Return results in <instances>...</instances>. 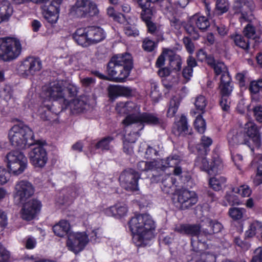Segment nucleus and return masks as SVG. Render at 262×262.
<instances>
[{
    "instance_id": "f257e3e1",
    "label": "nucleus",
    "mask_w": 262,
    "mask_h": 262,
    "mask_svg": "<svg viewBox=\"0 0 262 262\" xmlns=\"http://www.w3.org/2000/svg\"><path fill=\"white\" fill-rule=\"evenodd\" d=\"M67 91L62 81H55L50 83L42 88L41 98L42 105L39 107L38 113L43 120H50L51 113H57V111L52 108L51 100L59 101L64 105L68 103L66 97Z\"/></svg>"
},
{
    "instance_id": "f03ea898",
    "label": "nucleus",
    "mask_w": 262,
    "mask_h": 262,
    "mask_svg": "<svg viewBox=\"0 0 262 262\" xmlns=\"http://www.w3.org/2000/svg\"><path fill=\"white\" fill-rule=\"evenodd\" d=\"M133 234V241L137 246H145L153 237L156 224L148 214H140L132 217L128 222Z\"/></svg>"
},
{
    "instance_id": "7ed1b4c3",
    "label": "nucleus",
    "mask_w": 262,
    "mask_h": 262,
    "mask_svg": "<svg viewBox=\"0 0 262 262\" xmlns=\"http://www.w3.org/2000/svg\"><path fill=\"white\" fill-rule=\"evenodd\" d=\"M116 110L121 115L130 114L123 120V124L128 126L136 124L139 127V130L143 128L144 123L156 125L160 123L159 119L154 115L140 114V106L132 101L118 103Z\"/></svg>"
},
{
    "instance_id": "20e7f679",
    "label": "nucleus",
    "mask_w": 262,
    "mask_h": 262,
    "mask_svg": "<svg viewBox=\"0 0 262 262\" xmlns=\"http://www.w3.org/2000/svg\"><path fill=\"white\" fill-rule=\"evenodd\" d=\"M133 68V59L128 53L113 57L108 64V73L117 82H122L129 76Z\"/></svg>"
},
{
    "instance_id": "39448f33",
    "label": "nucleus",
    "mask_w": 262,
    "mask_h": 262,
    "mask_svg": "<svg viewBox=\"0 0 262 262\" xmlns=\"http://www.w3.org/2000/svg\"><path fill=\"white\" fill-rule=\"evenodd\" d=\"M8 137L11 144L20 149L34 145L36 141L31 129L21 124L14 125L9 132Z\"/></svg>"
},
{
    "instance_id": "423d86ee",
    "label": "nucleus",
    "mask_w": 262,
    "mask_h": 262,
    "mask_svg": "<svg viewBox=\"0 0 262 262\" xmlns=\"http://www.w3.org/2000/svg\"><path fill=\"white\" fill-rule=\"evenodd\" d=\"M105 37L104 30L100 27L95 26L79 28L74 35L75 41L83 46L97 43L103 40Z\"/></svg>"
},
{
    "instance_id": "0eeeda50",
    "label": "nucleus",
    "mask_w": 262,
    "mask_h": 262,
    "mask_svg": "<svg viewBox=\"0 0 262 262\" xmlns=\"http://www.w3.org/2000/svg\"><path fill=\"white\" fill-rule=\"evenodd\" d=\"M21 51L19 40L16 37H7L0 38V59L9 61L17 58Z\"/></svg>"
},
{
    "instance_id": "6e6552de",
    "label": "nucleus",
    "mask_w": 262,
    "mask_h": 262,
    "mask_svg": "<svg viewBox=\"0 0 262 262\" xmlns=\"http://www.w3.org/2000/svg\"><path fill=\"white\" fill-rule=\"evenodd\" d=\"M7 167L10 172L15 175L22 173L28 165V160L21 152L18 150H12L6 156Z\"/></svg>"
},
{
    "instance_id": "1a4fd4ad",
    "label": "nucleus",
    "mask_w": 262,
    "mask_h": 262,
    "mask_svg": "<svg viewBox=\"0 0 262 262\" xmlns=\"http://www.w3.org/2000/svg\"><path fill=\"white\" fill-rule=\"evenodd\" d=\"M233 84L231 76L224 77L219 80L217 90L219 91V104L222 110L224 112H228L230 108V97L233 90Z\"/></svg>"
},
{
    "instance_id": "9d476101",
    "label": "nucleus",
    "mask_w": 262,
    "mask_h": 262,
    "mask_svg": "<svg viewBox=\"0 0 262 262\" xmlns=\"http://www.w3.org/2000/svg\"><path fill=\"white\" fill-rule=\"evenodd\" d=\"M35 189L31 183L27 180H20L15 185L13 191L14 201L23 203L29 199L34 193Z\"/></svg>"
},
{
    "instance_id": "9b49d317",
    "label": "nucleus",
    "mask_w": 262,
    "mask_h": 262,
    "mask_svg": "<svg viewBox=\"0 0 262 262\" xmlns=\"http://www.w3.org/2000/svg\"><path fill=\"white\" fill-rule=\"evenodd\" d=\"M98 12L97 6L92 0H77L71 9V13L78 17H83L87 14L93 16Z\"/></svg>"
},
{
    "instance_id": "f8f14e48",
    "label": "nucleus",
    "mask_w": 262,
    "mask_h": 262,
    "mask_svg": "<svg viewBox=\"0 0 262 262\" xmlns=\"http://www.w3.org/2000/svg\"><path fill=\"white\" fill-rule=\"evenodd\" d=\"M35 145L29 154L31 164L35 168H42L45 166L48 160V154L46 149L39 141H35Z\"/></svg>"
},
{
    "instance_id": "ddd939ff",
    "label": "nucleus",
    "mask_w": 262,
    "mask_h": 262,
    "mask_svg": "<svg viewBox=\"0 0 262 262\" xmlns=\"http://www.w3.org/2000/svg\"><path fill=\"white\" fill-rule=\"evenodd\" d=\"M89 241L88 235L84 232H71L66 245L69 250L77 254L84 249Z\"/></svg>"
},
{
    "instance_id": "4468645a",
    "label": "nucleus",
    "mask_w": 262,
    "mask_h": 262,
    "mask_svg": "<svg viewBox=\"0 0 262 262\" xmlns=\"http://www.w3.org/2000/svg\"><path fill=\"white\" fill-rule=\"evenodd\" d=\"M23 206L21 209L22 219L27 221L33 219L40 212L42 205L39 200L32 199L23 203Z\"/></svg>"
},
{
    "instance_id": "2eb2a0df",
    "label": "nucleus",
    "mask_w": 262,
    "mask_h": 262,
    "mask_svg": "<svg viewBox=\"0 0 262 262\" xmlns=\"http://www.w3.org/2000/svg\"><path fill=\"white\" fill-rule=\"evenodd\" d=\"M140 178L138 172L130 169L123 171L119 177L121 186L128 190H136L138 188V181Z\"/></svg>"
},
{
    "instance_id": "dca6fc26",
    "label": "nucleus",
    "mask_w": 262,
    "mask_h": 262,
    "mask_svg": "<svg viewBox=\"0 0 262 262\" xmlns=\"http://www.w3.org/2000/svg\"><path fill=\"white\" fill-rule=\"evenodd\" d=\"M41 68V61L39 58L29 57L21 62L19 68L21 74L28 76L35 74Z\"/></svg>"
},
{
    "instance_id": "f3484780",
    "label": "nucleus",
    "mask_w": 262,
    "mask_h": 262,
    "mask_svg": "<svg viewBox=\"0 0 262 262\" xmlns=\"http://www.w3.org/2000/svg\"><path fill=\"white\" fill-rule=\"evenodd\" d=\"M62 0H52L47 9H45L43 15L47 22L51 25L57 23L59 18L60 6Z\"/></svg>"
},
{
    "instance_id": "a211bd4d",
    "label": "nucleus",
    "mask_w": 262,
    "mask_h": 262,
    "mask_svg": "<svg viewBox=\"0 0 262 262\" xmlns=\"http://www.w3.org/2000/svg\"><path fill=\"white\" fill-rule=\"evenodd\" d=\"M198 202L196 195L194 191H189L188 190H180L178 194V203L179 204V207L185 209L188 208Z\"/></svg>"
},
{
    "instance_id": "6ab92c4d",
    "label": "nucleus",
    "mask_w": 262,
    "mask_h": 262,
    "mask_svg": "<svg viewBox=\"0 0 262 262\" xmlns=\"http://www.w3.org/2000/svg\"><path fill=\"white\" fill-rule=\"evenodd\" d=\"M228 139L229 144L232 146L244 144L250 147L249 141H248L245 133L232 130L228 133Z\"/></svg>"
},
{
    "instance_id": "aec40b11",
    "label": "nucleus",
    "mask_w": 262,
    "mask_h": 262,
    "mask_svg": "<svg viewBox=\"0 0 262 262\" xmlns=\"http://www.w3.org/2000/svg\"><path fill=\"white\" fill-rule=\"evenodd\" d=\"M246 135L248 140L252 138L257 147L260 146V137L257 126L252 122H248L245 124Z\"/></svg>"
},
{
    "instance_id": "412c9836",
    "label": "nucleus",
    "mask_w": 262,
    "mask_h": 262,
    "mask_svg": "<svg viewBox=\"0 0 262 262\" xmlns=\"http://www.w3.org/2000/svg\"><path fill=\"white\" fill-rule=\"evenodd\" d=\"M104 211L105 214L108 216L120 217L127 214L128 209L126 205L118 204L106 209Z\"/></svg>"
},
{
    "instance_id": "4be33fe9",
    "label": "nucleus",
    "mask_w": 262,
    "mask_h": 262,
    "mask_svg": "<svg viewBox=\"0 0 262 262\" xmlns=\"http://www.w3.org/2000/svg\"><path fill=\"white\" fill-rule=\"evenodd\" d=\"M13 8L8 1L0 3V24L9 20L13 13Z\"/></svg>"
},
{
    "instance_id": "5701e85b",
    "label": "nucleus",
    "mask_w": 262,
    "mask_h": 262,
    "mask_svg": "<svg viewBox=\"0 0 262 262\" xmlns=\"http://www.w3.org/2000/svg\"><path fill=\"white\" fill-rule=\"evenodd\" d=\"M108 92L111 96H129L133 93V90L130 87L115 85L110 86Z\"/></svg>"
},
{
    "instance_id": "b1692460",
    "label": "nucleus",
    "mask_w": 262,
    "mask_h": 262,
    "mask_svg": "<svg viewBox=\"0 0 262 262\" xmlns=\"http://www.w3.org/2000/svg\"><path fill=\"white\" fill-rule=\"evenodd\" d=\"M71 229L69 222L65 220H60L53 227V230L55 235L59 237H63L69 233Z\"/></svg>"
},
{
    "instance_id": "393cba45",
    "label": "nucleus",
    "mask_w": 262,
    "mask_h": 262,
    "mask_svg": "<svg viewBox=\"0 0 262 262\" xmlns=\"http://www.w3.org/2000/svg\"><path fill=\"white\" fill-rule=\"evenodd\" d=\"M172 132L176 136L183 135L187 133L188 124L185 116L182 115L179 120L175 122Z\"/></svg>"
},
{
    "instance_id": "a878e982",
    "label": "nucleus",
    "mask_w": 262,
    "mask_h": 262,
    "mask_svg": "<svg viewBox=\"0 0 262 262\" xmlns=\"http://www.w3.org/2000/svg\"><path fill=\"white\" fill-rule=\"evenodd\" d=\"M214 73L215 74L214 80L215 81H219L225 76L229 77L230 76L226 66L222 62L215 63L214 61Z\"/></svg>"
},
{
    "instance_id": "bb28decb",
    "label": "nucleus",
    "mask_w": 262,
    "mask_h": 262,
    "mask_svg": "<svg viewBox=\"0 0 262 262\" xmlns=\"http://www.w3.org/2000/svg\"><path fill=\"white\" fill-rule=\"evenodd\" d=\"M0 97L11 107H15V99L12 97V91L9 86H6L0 91Z\"/></svg>"
},
{
    "instance_id": "cd10ccee",
    "label": "nucleus",
    "mask_w": 262,
    "mask_h": 262,
    "mask_svg": "<svg viewBox=\"0 0 262 262\" xmlns=\"http://www.w3.org/2000/svg\"><path fill=\"white\" fill-rule=\"evenodd\" d=\"M181 99L180 97L173 96L170 100L167 116L168 117H173L176 114L179 106Z\"/></svg>"
},
{
    "instance_id": "c85d7f7f",
    "label": "nucleus",
    "mask_w": 262,
    "mask_h": 262,
    "mask_svg": "<svg viewBox=\"0 0 262 262\" xmlns=\"http://www.w3.org/2000/svg\"><path fill=\"white\" fill-rule=\"evenodd\" d=\"M169 66L173 70L179 71L181 69L182 59L181 57L177 54L169 53Z\"/></svg>"
},
{
    "instance_id": "c756f323",
    "label": "nucleus",
    "mask_w": 262,
    "mask_h": 262,
    "mask_svg": "<svg viewBox=\"0 0 262 262\" xmlns=\"http://www.w3.org/2000/svg\"><path fill=\"white\" fill-rule=\"evenodd\" d=\"M248 0H236L233 5V10L235 14H241L240 19H246V14L243 12V8L246 5Z\"/></svg>"
},
{
    "instance_id": "7c9ffc66",
    "label": "nucleus",
    "mask_w": 262,
    "mask_h": 262,
    "mask_svg": "<svg viewBox=\"0 0 262 262\" xmlns=\"http://www.w3.org/2000/svg\"><path fill=\"white\" fill-rule=\"evenodd\" d=\"M196 27L201 31L206 30L210 25L208 18L204 16H195L193 17Z\"/></svg>"
},
{
    "instance_id": "2f4dec72",
    "label": "nucleus",
    "mask_w": 262,
    "mask_h": 262,
    "mask_svg": "<svg viewBox=\"0 0 262 262\" xmlns=\"http://www.w3.org/2000/svg\"><path fill=\"white\" fill-rule=\"evenodd\" d=\"M246 209L243 208L232 207L229 210V216L234 221L241 220L244 217Z\"/></svg>"
},
{
    "instance_id": "473e14b6",
    "label": "nucleus",
    "mask_w": 262,
    "mask_h": 262,
    "mask_svg": "<svg viewBox=\"0 0 262 262\" xmlns=\"http://www.w3.org/2000/svg\"><path fill=\"white\" fill-rule=\"evenodd\" d=\"M258 231L262 232V223L258 221H254L250 224L249 229L246 231V236L248 237H252L256 234Z\"/></svg>"
},
{
    "instance_id": "72a5a7b5",
    "label": "nucleus",
    "mask_w": 262,
    "mask_h": 262,
    "mask_svg": "<svg viewBox=\"0 0 262 262\" xmlns=\"http://www.w3.org/2000/svg\"><path fill=\"white\" fill-rule=\"evenodd\" d=\"M69 103L65 105L67 106ZM70 108L75 113H80L85 108V103L83 100L76 98L69 103Z\"/></svg>"
},
{
    "instance_id": "f704fd0d",
    "label": "nucleus",
    "mask_w": 262,
    "mask_h": 262,
    "mask_svg": "<svg viewBox=\"0 0 262 262\" xmlns=\"http://www.w3.org/2000/svg\"><path fill=\"white\" fill-rule=\"evenodd\" d=\"M229 8V4L227 0H216L215 9L218 15L227 12Z\"/></svg>"
},
{
    "instance_id": "c9c22d12",
    "label": "nucleus",
    "mask_w": 262,
    "mask_h": 262,
    "mask_svg": "<svg viewBox=\"0 0 262 262\" xmlns=\"http://www.w3.org/2000/svg\"><path fill=\"white\" fill-rule=\"evenodd\" d=\"M157 165V162L152 161H141L138 163L137 168L141 171H148L153 169Z\"/></svg>"
},
{
    "instance_id": "e433bc0d",
    "label": "nucleus",
    "mask_w": 262,
    "mask_h": 262,
    "mask_svg": "<svg viewBox=\"0 0 262 262\" xmlns=\"http://www.w3.org/2000/svg\"><path fill=\"white\" fill-rule=\"evenodd\" d=\"M194 125L195 129L200 134H203L206 130V122L205 120L201 115H198L194 122Z\"/></svg>"
},
{
    "instance_id": "4c0bfd02",
    "label": "nucleus",
    "mask_w": 262,
    "mask_h": 262,
    "mask_svg": "<svg viewBox=\"0 0 262 262\" xmlns=\"http://www.w3.org/2000/svg\"><path fill=\"white\" fill-rule=\"evenodd\" d=\"M234 40L237 46L246 51L248 50L249 42L248 38L247 39H245L244 37L242 36L241 35L237 34L235 36Z\"/></svg>"
},
{
    "instance_id": "58836bf2",
    "label": "nucleus",
    "mask_w": 262,
    "mask_h": 262,
    "mask_svg": "<svg viewBox=\"0 0 262 262\" xmlns=\"http://www.w3.org/2000/svg\"><path fill=\"white\" fill-rule=\"evenodd\" d=\"M137 3L142 9V17H143V15H147L149 14H152L151 9L149 8L150 4L148 0H137Z\"/></svg>"
},
{
    "instance_id": "ea45409f",
    "label": "nucleus",
    "mask_w": 262,
    "mask_h": 262,
    "mask_svg": "<svg viewBox=\"0 0 262 262\" xmlns=\"http://www.w3.org/2000/svg\"><path fill=\"white\" fill-rule=\"evenodd\" d=\"M206 104V100L204 96H199L195 98L194 105L198 113H203Z\"/></svg>"
},
{
    "instance_id": "a19ab883",
    "label": "nucleus",
    "mask_w": 262,
    "mask_h": 262,
    "mask_svg": "<svg viewBox=\"0 0 262 262\" xmlns=\"http://www.w3.org/2000/svg\"><path fill=\"white\" fill-rule=\"evenodd\" d=\"M113 140V138L112 137H105L97 143L96 148L101 150H108L110 149V144Z\"/></svg>"
},
{
    "instance_id": "79ce46f5",
    "label": "nucleus",
    "mask_w": 262,
    "mask_h": 262,
    "mask_svg": "<svg viewBox=\"0 0 262 262\" xmlns=\"http://www.w3.org/2000/svg\"><path fill=\"white\" fill-rule=\"evenodd\" d=\"M198 60L206 62L211 67H213V59L211 56H208L207 53L203 50H200L196 54Z\"/></svg>"
},
{
    "instance_id": "37998d69",
    "label": "nucleus",
    "mask_w": 262,
    "mask_h": 262,
    "mask_svg": "<svg viewBox=\"0 0 262 262\" xmlns=\"http://www.w3.org/2000/svg\"><path fill=\"white\" fill-rule=\"evenodd\" d=\"M226 179L225 177L220 176L214 177V191H220L222 189Z\"/></svg>"
},
{
    "instance_id": "c03bdc74",
    "label": "nucleus",
    "mask_w": 262,
    "mask_h": 262,
    "mask_svg": "<svg viewBox=\"0 0 262 262\" xmlns=\"http://www.w3.org/2000/svg\"><path fill=\"white\" fill-rule=\"evenodd\" d=\"M201 231V227L198 225L187 224L186 235L192 236H198Z\"/></svg>"
},
{
    "instance_id": "a18cd8bd",
    "label": "nucleus",
    "mask_w": 262,
    "mask_h": 262,
    "mask_svg": "<svg viewBox=\"0 0 262 262\" xmlns=\"http://www.w3.org/2000/svg\"><path fill=\"white\" fill-rule=\"evenodd\" d=\"M124 31L126 35L129 36H136L139 34V31L136 27L131 24H127L124 28Z\"/></svg>"
},
{
    "instance_id": "49530a36",
    "label": "nucleus",
    "mask_w": 262,
    "mask_h": 262,
    "mask_svg": "<svg viewBox=\"0 0 262 262\" xmlns=\"http://www.w3.org/2000/svg\"><path fill=\"white\" fill-rule=\"evenodd\" d=\"M249 90L253 94H256L260 91H262V79L256 81H252L250 83Z\"/></svg>"
},
{
    "instance_id": "de8ad7c7",
    "label": "nucleus",
    "mask_w": 262,
    "mask_h": 262,
    "mask_svg": "<svg viewBox=\"0 0 262 262\" xmlns=\"http://www.w3.org/2000/svg\"><path fill=\"white\" fill-rule=\"evenodd\" d=\"M232 191L236 193H240L243 197H248L251 193L250 188L247 186L246 187L242 186L239 188H233Z\"/></svg>"
},
{
    "instance_id": "09e8293b",
    "label": "nucleus",
    "mask_w": 262,
    "mask_h": 262,
    "mask_svg": "<svg viewBox=\"0 0 262 262\" xmlns=\"http://www.w3.org/2000/svg\"><path fill=\"white\" fill-rule=\"evenodd\" d=\"M11 254L0 243V262H8L10 258Z\"/></svg>"
},
{
    "instance_id": "8fccbe9b",
    "label": "nucleus",
    "mask_w": 262,
    "mask_h": 262,
    "mask_svg": "<svg viewBox=\"0 0 262 262\" xmlns=\"http://www.w3.org/2000/svg\"><path fill=\"white\" fill-rule=\"evenodd\" d=\"M169 53H172V51L169 49H164L162 54H161L158 58L156 66L158 68H160L163 66L165 64V58L164 55H167L169 56Z\"/></svg>"
},
{
    "instance_id": "3c124183",
    "label": "nucleus",
    "mask_w": 262,
    "mask_h": 262,
    "mask_svg": "<svg viewBox=\"0 0 262 262\" xmlns=\"http://www.w3.org/2000/svg\"><path fill=\"white\" fill-rule=\"evenodd\" d=\"M107 13L113 19L118 22H121L124 19V16L122 14H117L115 13L114 9L112 7H109L107 9Z\"/></svg>"
},
{
    "instance_id": "603ef678",
    "label": "nucleus",
    "mask_w": 262,
    "mask_h": 262,
    "mask_svg": "<svg viewBox=\"0 0 262 262\" xmlns=\"http://www.w3.org/2000/svg\"><path fill=\"white\" fill-rule=\"evenodd\" d=\"M243 34L248 39L251 38L255 34L254 27L252 25L248 24L244 29Z\"/></svg>"
},
{
    "instance_id": "864d4df0",
    "label": "nucleus",
    "mask_w": 262,
    "mask_h": 262,
    "mask_svg": "<svg viewBox=\"0 0 262 262\" xmlns=\"http://www.w3.org/2000/svg\"><path fill=\"white\" fill-rule=\"evenodd\" d=\"M90 240L93 243L99 242L102 237V231L100 229H96L92 231L89 234Z\"/></svg>"
},
{
    "instance_id": "5fc2aeb1",
    "label": "nucleus",
    "mask_w": 262,
    "mask_h": 262,
    "mask_svg": "<svg viewBox=\"0 0 262 262\" xmlns=\"http://www.w3.org/2000/svg\"><path fill=\"white\" fill-rule=\"evenodd\" d=\"M223 168V164L221 158L218 154H214V172H216L222 170Z\"/></svg>"
},
{
    "instance_id": "6e6d98bb",
    "label": "nucleus",
    "mask_w": 262,
    "mask_h": 262,
    "mask_svg": "<svg viewBox=\"0 0 262 262\" xmlns=\"http://www.w3.org/2000/svg\"><path fill=\"white\" fill-rule=\"evenodd\" d=\"M180 157L177 155L172 156L168 157L166 160V163L168 167H176L178 165L180 162Z\"/></svg>"
},
{
    "instance_id": "4d7b16f0",
    "label": "nucleus",
    "mask_w": 262,
    "mask_h": 262,
    "mask_svg": "<svg viewBox=\"0 0 262 262\" xmlns=\"http://www.w3.org/2000/svg\"><path fill=\"white\" fill-rule=\"evenodd\" d=\"M152 14H149L147 15H144L142 17L143 19L145 21L146 26L148 28V31L150 33H153L156 30V26L155 25L150 21V19L151 18V16Z\"/></svg>"
},
{
    "instance_id": "13d9d810",
    "label": "nucleus",
    "mask_w": 262,
    "mask_h": 262,
    "mask_svg": "<svg viewBox=\"0 0 262 262\" xmlns=\"http://www.w3.org/2000/svg\"><path fill=\"white\" fill-rule=\"evenodd\" d=\"M185 30L194 39H197L199 37V35L198 31L195 28L190 24H187L185 26Z\"/></svg>"
},
{
    "instance_id": "bf43d9fd",
    "label": "nucleus",
    "mask_w": 262,
    "mask_h": 262,
    "mask_svg": "<svg viewBox=\"0 0 262 262\" xmlns=\"http://www.w3.org/2000/svg\"><path fill=\"white\" fill-rule=\"evenodd\" d=\"M155 42L151 40L145 39L143 42V48L147 52L152 51L155 48Z\"/></svg>"
},
{
    "instance_id": "052dcab7",
    "label": "nucleus",
    "mask_w": 262,
    "mask_h": 262,
    "mask_svg": "<svg viewBox=\"0 0 262 262\" xmlns=\"http://www.w3.org/2000/svg\"><path fill=\"white\" fill-rule=\"evenodd\" d=\"M254 116L257 121L262 122V105H258L253 108Z\"/></svg>"
},
{
    "instance_id": "680f3d73",
    "label": "nucleus",
    "mask_w": 262,
    "mask_h": 262,
    "mask_svg": "<svg viewBox=\"0 0 262 262\" xmlns=\"http://www.w3.org/2000/svg\"><path fill=\"white\" fill-rule=\"evenodd\" d=\"M9 173L4 167H0V185L6 183L8 180Z\"/></svg>"
},
{
    "instance_id": "e2e57ef3",
    "label": "nucleus",
    "mask_w": 262,
    "mask_h": 262,
    "mask_svg": "<svg viewBox=\"0 0 262 262\" xmlns=\"http://www.w3.org/2000/svg\"><path fill=\"white\" fill-rule=\"evenodd\" d=\"M138 137H139V135L137 132H134L133 134H129L125 136L124 141L123 142L130 144L134 143L137 140Z\"/></svg>"
},
{
    "instance_id": "0e129e2a",
    "label": "nucleus",
    "mask_w": 262,
    "mask_h": 262,
    "mask_svg": "<svg viewBox=\"0 0 262 262\" xmlns=\"http://www.w3.org/2000/svg\"><path fill=\"white\" fill-rule=\"evenodd\" d=\"M251 262H262V248L258 247L254 251Z\"/></svg>"
},
{
    "instance_id": "69168bd1",
    "label": "nucleus",
    "mask_w": 262,
    "mask_h": 262,
    "mask_svg": "<svg viewBox=\"0 0 262 262\" xmlns=\"http://www.w3.org/2000/svg\"><path fill=\"white\" fill-rule=\"evenodd\" d=\"M183 42L185 46L189 53H192L194 51V45L191 39L187 37H185L183 38Z\"/></svg>"
},
{
    "instance_id": "338daca9",
    "label": "nucleus",
    "mask_w": 262,
    "mask_h": 262,
    "mask_svg": "<svg viewBox=\"0 0 262 262\" xmlns=\"http://www.w3.org/2000/svg\"><path fill=\"white\" fill-rule=\"evenodd\" d=\"M193 74V69H191V67H185L182 71L183 77L188 81L192 77Z\"/></svg>"
},
{
    "instance_id": "774afa93",
    "label": "nucleus",
    "mask_w": 262,
    "mask_h": 262,
    "mask_svg": "<svg viewBox=\"0 0 262 262\" xmlns=\"http://www.w3.org/2000/svg\"><path fill=\"white\" fill-rule=\"evenodd\" d=\"M7 225V217L6 214L0 211V232L3 230Z\"/></svg>"
}]
</instances>
